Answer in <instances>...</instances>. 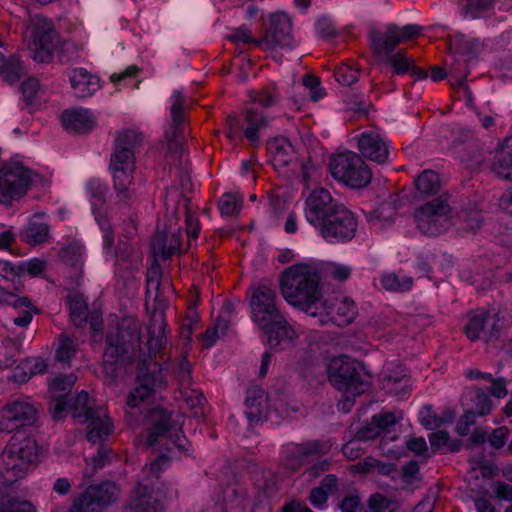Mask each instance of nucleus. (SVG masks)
Masks as SVG:
<instances>
[{
	"instance_id": "1",
	"label": "nucleus",
	"mask_w": 512,
	"mask_h": 512,
	"mask_svg": "<svg viewBox=\"0 0 512 512\" xmlns=\"http://www.w3.org/2000/svg\"><path fill=\"white\" fill-rule=\"evenodd\" d=\"M421 30L420 26L414 24L402 27L389 24L383 30L371 29L369 32L371 49L378 58L392 67L395 74H405L411 69L414 59L403 49L394 54L392 52L397 45L416 39Z\"/></svg>"
},
{
	"instance_id": "2",
	"label": "nucleus",
	"mask_w": 512,
	"mask_h": 512,
	"mask_svg": "<svg viewBox=\"0 0 512 512\" xmlns=\"http://www.w3.org/2000/svg\"><path fill=\"white\" fill-rule=\"evenodd\" d=\"M280 289L284 299L291 305L311 316L321 314L318 312L319 275L312 266L300 263L285 269L281 275Z\"/></svg>"
},
{
	"instance_id": "3",
	"label": "nucleus",
	"mask_w": 512,
	"mask_h": 512,
	"mask_svg": "<svg viewBox=\"0 0 512 512\" xmlns=\"http://www.w3.org/2000/svg\"><path fill=\"white\" fill-rule=\"evenodd\" d=\"M143 136L136 130L127 129L118 134L114 143V151L110 158V169L113 175V186L118 201L128 200L133 191L135 172V153L142 145Z\"/></svg>"
},
{
	"instance_id": "4",
	"label": "nucleus",
	"mask_w": 512,
	"mask_h": 512,
	"mask_svg": "<svg viewBox=\"0 0 512 512\" xmlns=\"http://www.w3.org/2000/svg\"><path fill=\"white\" fill-rule=\"evenodd\" d=\"M139 332V327L134 324L117 328L106 335L103 372L107 383L112 384L117 377V365L137 361V351H134V347L140 343Z\"/></svg>"
},
{
	"instance_id": "5",
	"label": "nucleus",
	"mask_w": 512,
	"mask_h": 512,
	"mask_svg": "<svg viewBox=\"0 0 512 512\" xmlns=\"http://www.w3.org/2000/svg\"><path fill=\"white\" fill-rule=\"evenodd\" d=\"M327 373L329 382L337 390L352 397L361 395L369 387L367 377L363 375L359 364L347 356L332 358Z\"/></svg>"
},
{
	"instance_id": "6",
	"label": "nucleus",
	"mask_w": 512,
	"mask_h": 512,
	"mask_svg": "<svg viewBox=\"0 0 512 512\" xmlns=\"http://www.w3.org/2000/svg\"><path fill=\"white\" fill-rule=\"evenodd\" d=\"M72 415L79 423L89 422L87 426V439L96 443L107 437L112 431L107 412L102 407H95L94 400L87 392L81 391L72 404Z\"/></svg>"
},
{
	"instance_id": "7",
	"label": "nucleus",
	"mask_w": 512,
	"mask_h": 512,
	"mask_svg": "<svg viewBox=\"0 0 512 512\" xmlns=\"http://www.w3.org/2000/svg\"><path fill=\"white\" fill-rule=\"evenodd\" d=\"M331 175L348 187L360 189L372 180V172L365 161L354 152H345L331 158Z\"/></svg>"
},
{
	"instance_id": "8",
	"label": "nucleus",
	"mask_w": 512,
	"mask_h": 512,
	"mask_svg": "<svg viewBox=\"0 0 512 512\" xmlns=\"http://www.w3.org/2000/svg\"><path fill=\"white\" fill-rule=\"evenodd\" d=\"M172 413L163 408H153L146 416L148 425L147 444L152 447L157 444L167 446L170 450L168 442L172 443L179 449H183V442L186 441L184 436H180V426L172 419Z\"/></svg>"
},
{
	"instance_id": "9",
	"label": "nucleus",
	"mask_w": 512,
	"mask_h": 512,
	"mask_svg": "<svg viewBox=\"0 0 512 512\" xmlns=\"http://www.w3.org/2000/svg\"><path fill=\"white\" fill-rule=\"evenodd\" d=\"M137 362V385L127 397V405L131 408L137 407L141 402L165 386V375L157 361H148L142 357V350H140Z\"/></svg>"
},
{
	"instance_id": "10",
	"label": "nucleus",
	"mask_w": 512,
	"mask_h": 512,
	"mask_svg": "<svg viewBox=\"0 0 512 512\" xmlns=\"http://www.w3.org/2000/svg\"><path fill=\"white\" fill-rule=\"evenodd\" d=\"M33 172L15 162L0 168V203L11 205L23 197L30 188Z\"/></svg>"
},
{
	"instance_id": "11",
	"label": "nucleus",
	"mask_w": 512,
	"mask_h": 512,
	"mask_svg": "<svg viewBox=\"0 0 512 512\" xmlns=\"http://www.w3.org/2000/svg\"><path fill=\"white\" fill-rule=\"evenodd\" d=\"M277 295L265 285L253 289L250 308L253 321L261 328L284 323V316L277 307Z\"/></svg>"
},
{
	"instance_id": "12",
	"label": "nucleus",
	"mask_w": 512,
	"mask_h": 512,
	"mask_svg": "<svg viewBox=\"0 0 512 512\" xmlns=\"http://www.w3.org/2000/svg\"><path fill=\"white\" fill-rule=\"evenodd\" d=\"M30 28L32 40L28 45L33 59L40 63H49L58 44V35L52 22L37 15L31 19Z\"/></svg>"
},
{
	"instance_id": "13",
	"label": "nucleus",
	"mask_w": 512,
	"mask_h": 512,
	"mask_svg": "<svg viewBox=\"0 0 512 512\" xmlns=\"http://www.w3.org/2000/svg\"><path fill=\"white\" fill-rule=\"evenodd\" d=\"M450 211L448 202L441 197L418 207L414 213L418 229L430 236L444 232L450 225Z\"/></svg>"
},
{
	"instance_id": "14",
	"label": "nucleus",
	"mask_w": 512,
	"mask_h": 512,
	"mask_svg": "<svg viewBox=\"0 0 512 512\" xmlns=\"http://www.w3.org/2000/svg\"><path fill=\"white\" fill-rule=\"evenodd\" d=\"M36 419L37 409L29 397H11L0 409V431L13 432Z\"/></svg>"
},
{
	"instance_id": "15",
	"label": "nucleus",
	"mask_w": 512,
	"mask_h": 512,
	"mask_svg": "<svg viewBox=\"0 0 512 512\" xmlns=\"http://www.w3.org/2000/svg\"><path fill=\"white\" fill-rule=\"evenodd\" d=\"M317 228L329 242L348 241L356 234L357 221L353 213L342 205Z\"/></svg>"
},
{
	"instance_id": "16",
	"label": "nucleus",
	"mask_w": 512,
	"mask_h": 512,
	"mask_svg": "<svg viewBox=\"0 0 512 512\" xmlns=\"http://www.w3.org/2000/svg\"><path fill=\"white\" fill-rule=\"evenodd\" d=\"M318 307L322 324L330 321L337 326H345L350 324L357 315L355 302L343 295L329 296L323 303H318Z\"/></svg>"
},
{
	"instance_id": "17",
	"label": "nucleus",
	"mask_w": 512,
	"mask_h": 512,
	"mask_svg": "<svg viewBox=\"0 0 512 512\" xmlns=\"http://www.w3.org/2000/svg\"><path fill=\"white\" fill-rule=\"evenodd\" d=\"M342 205L343 204L333 199L327 189H315L306 199V219L317 228Z\"/></svg>"
},
{
	"instance_id": "18",
	"label": "nucleus",
	"mask_w": 512,
	"mask_h": 512,
	"mask_svg": "<svg viewBox=\"0 0 512 512\" xmlns=\"http://www.w3.org/2000/svg\"><path fill=\"white\" fill-rule=\"evenodd\" d=\"M165 328L166 323L163 312H153L148 326L147 342L144 347L137 344V360H139L140 350H142V357L148 361H157V356L161 359L163 358L167 343L164 334Z\"/></svg>"
},
{
	"instance_id": "19",
	"label": "nucleus",
	"mask_w": 512,
	"mask_h": 512,
	"mask_svg": "<svg viewBox=\"0 0 512 512\" xmlns=\"http://www.w3.org/2000/svg\"><path fill=\"white\" fill-rule=\"evenodd\" d=\"M265 45L267 49L292 48L291 20L285 13H274L270 17V25L265 35L257 41V46Z\"/></svg>"
},
{
	"instance_id": "20",
	"label": "nucleus",
	"mask_w": 512,
	"mask_h": 512,
	"mask_svg": "<svg viewBox=\"0 0 512 512\" xmlns=\"http://www.w3.org/2000/svg\"><path fill=\"white\" fill-rule=\"evenodd\" d=\"M184 102L185 98L181 91H174L170 107L171 124L164 136L168 151L171 154H178L181 150L182 133L187 119L184 112Z\"/></svg>"
},
{
	"instance_id": "21",
	"label": "nucleus",
	"mask_w": 512,
	"mask_h": 512,
	"mask_svg": "<svg viewBox=\"0 0 512 512\" xmlns=\"http://www.w3.org/2000/svg\"><path fill=\"white\" fill-rule=\"evenodd\" d=\"M164 495L149 483L139 482L132 490L128 508L132 512H163Z\"/></svg>"
},
{
	"instance_id": "22",
	"label": "nucleus",
	"mask_w": 512,
	"mask_h": 512,
	"mask_svg": "<svg viewBox=\"0 0 512 512\" xmlns=\"http://www.w3.org/2000/svg\"><path fill=\"white\" fill-rule=\"evenodd\" d=\"M464 332L471 341H476L481 337L485 341H490L498 333L497 322L495 317L488 312H475L465 325Z\"/></svg>"
},
{
	"instance_id": "23",
	"label": "nucleus",
	"mask_w": 512,
	"mask_h": 512,
	"mask_svg": "<svg viewBox=\"0 0 512 512\" xmlns=\"http://www.w3.org/2000/svg\"><path fill=\"white\" fill-rule=\"evenodd\" d=\"M1 463L0 487H17L15 484L26 475L33 462L3 452Z\"/></svg>"
},
{
	"instance_id": "24",
	"label": "nucleus",
	"mask_w": 512,
	"mask_h": 512,
	"mask_svg": "<svg viewBox=\"0 0 512 512\" xmlns=\"http://www.w3.org/2000/svg\"><path fill=\"white\" fill-rule=\"evenodd\" d=\"M358 148L362 155L371 161L384 163L388 158V147L374 132H365L358 139Z\"/></svg>"
},
{
	"instance_id": "25",
	"label": "nucleus",
	"mask_w": 512,
	"mask_h": 512,
	"mask_svg": "<svg viewBox=\"0 0 512 512\" xmlns=\"http://www.w3.org/2000/svg\"><path fill=\"white\" fill-rule=\"evenodd\" d=\"M61 120L64 129L70 133H87L95 124L94 117L89 111L81 108L65 110Z\"/></svg>"
},
{
	"instance_id": "26",
	"label": "nucleus",
	"mask_w": 512,
	"mask_h": 512,
	"mask_svg": "<svg viewBox=\"0 0 512 512\" xmlns=\"http://www.w3.org/2000/svg\"><path fill=\"white\" fill-rule=\"evenodd\" d=\"M330 448V443L318 440L297 445L295 450L291 451L288 455L286 466L293 470H297L303 464L304 458L312 455L326 454L329 452Z\"/></svg>"
},
{
	"instance_id": "27",
	"label": "nucleus",
	"mask_w": 512,
	"mask_h": 512,
	"mask_svg": "<svg viewBox=\"0 0 512 512\" xmlns=\"http://www.w3.org/2000/svg\"><path fill=\"white\" fill-rule=\"evenodd\" d=\"M0 512H36L33 505L18 495V487H0Z\"/></svg>"
},
{
	"instance_id": "28",
	"label": "nucleus",
	"mask_w": 512,
	"mask_h": 512,
	"mask_svg": "<svg viewBox=\"0 0 512 512\" xmlns=\"http://www.w3.org/2000/svg\"><path fill=\"white\" fill-rule=\"evenodd\" d=\"M71 86L79 98H86L96 92L99 87V78L91 75L85 69H75L70 76Z\"/></svg>"
},
{
	"instance_id": "29",
	"label": "nucleus",
	"mask_w": 512,
	"mask_h": 512,
	"mask_svg": "<svg viewBox=\"0 0 512 512\" xmlns=\"http://www.w3.org/2000/svg\"><path fill=\"white\" fill-rule=\"evenodd\" d=\"M4 452L13 457H20L24 460L34 462L37 458V443L32 437H19L18 435H14L10 439Z\"/></svg>"
},
{
	"instance_id": "30",
	"label": "nucleus",
	"mask_w": 512,
	"mask_h": 512,
	"mask_svg": "<svg viewBox=\"0 0 512 512\" xmlns=\"http://www.w3.org/2000/svg\"><path fill=\"white\" fill-rule=\"evenodd\" d=\"M180 245L179 233L172 232L170 235H167L164 231H157L152 240L151 248L154 255H161L167 259L179 251Z\"/></svg>"
},
{
	"instance_id": "31",
	"label": "nucleus",
	"mask_w": 512,
	"mask_h": 512,
	"mask_svg": "<svg viewBox=\"0 0 512 512\" xmlns=\"http://www.w3.org/2000/svg\"><path fill=\"white\" fill-rule=\"evenodd\" d=\"M87 491L102 510L117 501L120 495L119 487L111 481L90 485Z\"/></svg>"
},
{
	"instance_id": "32",
	"label": "nucleus",
	"mask_w": 512,
	"mask_h": 512,
	"mask_svg": "<svg viewBox=\"0 0 512 512\" xmlns=\"http://www.w3.org/2000/svg\"><path fill=\"white\" fill-rule=\"evenodd\" d=\"M267 334V341L271 348H278L282 344H291L293 340L297 337L294 329L288 324L287 320L284 318V323L280 325L268 326L263 328Z\"/></svg>"
},
{
	"instance_id": "33",
	"label": "nucleus",
	"mask_w": 512,
	"mask_h": 512,
	"mask_svg": "<svg viewBox=\"0 0 512 512\" xmlns=\"http://www.w3.org/2000/svg\"><path fill=\"white\" fill-rule=\"evenodd\" d=\"M416 193L419 197L433 196L439 193L441 189V180L434 170H424L414 181Z\"/></svg>"
},
{
	"instance_id": "34",
	"label": "nucleus",
	"mask_w": 512,
	"mask_h": 512,
	"mask_svg": "<svg viewBox=\"0 0 512 512\" xmlns=\"http://www.w3.org/2000/svg\"><path fill=\"white\" fill-rule=\"evenodd\" d=\"M49 237V225L44 220V214L33 215L24 234V240L31 245L45 242Z\"/></svg>"
},
{
	"instance_id": "35",
	"label": "nucleus",
	"mask_w": 512,
	"mask_h": 512,
	"mask_svg": "<svg viewBox=\"0 0 512 512\" xmlns=\"http://www.w3.org/2000/svg\"><path fill=\"white\" fill-rule=\"evenodd\" d=\"M245 121L247 122L248 126L244 131V136L252 144L257 143L259 140V131L268 126L269 120L254 108H246Z\"/></svg>"
},
{
	"instance_id": "36",
	"label": "nucleus",
	"mask_w": 512,
	"mask_h": 512,
	"mask_svg": "<svg viewBox=\"0 0 512 512\" xmlns=\"http://www.w3.org/2000/svg\"><path fill=\"white\" fill-rule=\"evenodd\" d=\"M21 354V343L9 337H0V370L12 367Z\"/></svg>"
},
{
	"instance_id": "37",
	"label": "nucleus",
	"mask_w": 512,
	"mask_h": 512,
	"mask_svg": "<svg viewBox=\"0 0 512 512\" xmlns=\"http://www.w3.org/2000/svg\"><path fill=\"white\" fill-rule=\"evenodd\" d=\"M450 49L461 55L474 58L483 50V43L477 38L456 35L450 42Z\"/></svg>"
},
{
	"instance_id": "38",
	"label": "nucleus",
	"mask_w": 512,
	"mask_h": 512,
	"mask_svg": "<svg viewBox=\"0 0 512 512\" xmlns=\"http://www.w3.org/2000/svg\"><path fill=\"white\" fill-rule=\"evenodd\" d=\"M84 254L83 245L76 240H72L68 242L65 246H63L58 255L60 259L68 266L74 269H81L82 267V257Z\"/></svg>"
},
{
	"instance_id": "39",
	"label": "nucleus",
	"mask_w": 512,
	"mask_h": 512,
	"mask_svg": "<svg viewBox=\"0 0 512 512\" xmlns=\"http://www.w3.org/2000/svg\"><path fill=\"white\" fill-rule=\"evenodd\" d=\"M24 74V68L17 57L6 58L0 52V77L9 83H14Z\"/></svg>"
},
{
	"instance_id": "40",
	"label": "nucleus",
	"mask_w": 512,
	"mask_h": 512,
	"mask_svg": "<svg viewBox=\"0 0 512 512\" xmlns=\"http://www.w3.org/2000/svg\"><path fill=\"white\" fill-rule=\"evenodd\" d=\"M265 395L259 388L249 389L246 397V416L250 423L259 420L264 408Z\"/></svg>"
},
{
	"instance_id": "41",
	"label": "nucleus",
	"mask_w": 512,
	"mask_h": 512,
	"mask_svg": "<svg viewBox=\"0 0 512 512\" xmlns=\"http://www.w3.org/2000/svg\"><path fill=\"white\" fill-rule=\"evenodd\" d=\"M380 284L387 291L403 293L412 288L413 278L409 276L400 277L396 273H388L381 276Z\"/></svg>"
},
{
	"instance_id": "42",
	"label": "nucleus",
	"mask_w": 512,
	"mask_h": 512,
	"mask_svg": "<svg viewBox=\"0 0 512 512\" xmlns=\"http://www.w3.org/2000/svg\"><path fill=\"white\" fill-rule=\"evenodd\" d=\"M275 166L284 167L292 160V146L286 139H275L269 144Z\"/></svg>"
},
{
	"instance_id": "43",
	"label": "nucleus",
	"mask_w": 512,
	"mask_h": 512,
	"mask_svg": "<svg viewBox=\"0 0 512 512\" xmlns=\"http://www.w3.org/2000/svg\"><path fill=\"white\" fill-rule=\"evenodd\" d=\"M179 393L187 407L192 411L194 417H202L204 415L203 405L206 400L200 390L189 387L179 389Z\"/></svg>"
},
{
	"instance_id": "44",
	"label": "nucleus",
	"mask_w": 512,
	"mask_h": 512,
	"mask_svg": "<svg viewBox=\"0 0 512 512\" xmlns=\"http://www.w3.org/2000/svg\"><path fill=\"white\" fill-rule=\"evenodd\" d=\"M408 381L409 379L405 374L399 376L384 373L382 378L383 387L388 390L389 393L401 399L409 395Z\"/></svg>"
},
{
	"instance_id": "45",
	"label": "nucleus",
	"mask_w": 512,
	"mask_h": 512,
	"mask_svg": "<svg viewBox=\"0 0 512 512\" xmlns=\"http://www.w3.org/2000/svg\"><path fill=\"white\" fill-rule=\"evenodd\" d=\"M146 306L152 302L154 312H163L167 301L161 292V281H146Z\"/></svg>"
},
{
	"instance_id": "46",
	"label": "nucleus",
	"mask_w": 512,
	"mask_h": 512,
	"mask_svg": "<svg viewBox=\"0 0 512 512\" xmlns=\"http://www.w3.org/2000/svg\"><path fill=\"white\" fill-rule=\"evenodd\" d=\"M77 352V344L66 333L59 336V343L55 351V358L58 362L69 364Z\"/></svg>"
},
{
	"instance_id": "47",
	"label": "nucleus",
	"mask_w": 512,
	"mask_h": 512,
	"mask_svg": "<svg viewBox=\"0 0 512 512\" xmlns=\"http://www.w3.org/2000/svg\"><path fill=\"white\" fill-rule=\"evenodd\" d=\"M70 305V317L75 326L81 327L88 317V308L85 300L80 295L68 297Z\"/></svg>"
},
{
	"instance_id": "48",
	"label": "nucleus",
	"mask_w": 512,
	"mask_h": 512,
	"mask_svg": "<svg viewBox=\"0 0 512 512\" xmlns=\"http://www.w3.org/2000/svg\"><path fill=\"white\" fill-rule=\"evenodd\" d=\"M110 452V448L101 444L98 448L97 455L93 456L90 460H87V467L83 471L84 477H93L98 469L103 468L107 463H109Z\"/></svg>"
},
{
	"instance_id": "49",
	"label": "nucleus",
	"mask_w": 512,
	"mask_h": 512,
	"mask_svg": "<svg viewBox=\"0 0 512 512\" xmlns=\"http://www.w3.org/2000/svg\"><path fill=\"white\" fill-rule=\"evenodd\" d=\"M492 171L505 180L512 181V152H502L495 156Z\"/></svg>"
},
{
	"instance_id": "50",
	"label": "nucleus",
	"mask_w": 512,
	"mask_h": 512,
	"mask_svg": "<svg viewBox=\"0 0 512 512\" xmlns=\"http://www.w3.org/2000/svg\"><path fill=\"white\" fill-rule=\"evenodd\" d=\"M368 507L372 512H395L398 503L381 493H375L370 496Z\"/></svg>"
},
{
	"instance_id": "51",
	"label": "nucleus",
	"mask_w": 512,
	"mask_h": 512,
	"mask_svg": "<svg viewBox=\"0 0 512 512\" xmlns=\"http://www.w3.org/2000/svg\"><path fill=\"white\" fill-rule=\"evenodd\" d=\"M235 309V305L232 301L226 300L223 303L222 308L219 311V316L213 326V333L220 332L221 335H225L231 321L232 313Z\"/></svg>"
},
{
	"instance_id": "52",
	"label": "nucleus",
	"mask_w": 512,
	"mask_h": 512,
	"mask_svg": "<svg viewBox=\"0 0 512 512\" xmlns=\"http://www.w3.org/2000/svg\"><path fill=\"white\" fill-rule=\"evenodd\" d=\"M76 380L77 377L72 373L56 376L49 384L52 395L62 394V397H66Z\"/></svg>"
},
{
	"instance_id": "53",
	"label": "nucleus",
	"mask_w": 512,
	"mask_h": 512,
	"mask_svg": "<svg viewBox=\"0 0 512 512\" xmlns=\"http://www.w3.org/2000/svg\"><path fill=\"white\" fill-rule=\"evenodd\" d=\"M192 367L185 357L178 360L175 368L174 375L179 383V389L189 388L192 386Z\"/></svg>"
},
{
	"instance_id": "54",
	"label": "nucleus",
	"mask_w": 512,
	"mask_h": 512,
	"mask_svg": "<svg viewBox=\"0 0 512 512\" xmlns=\"http://www.w3.org/2000/svg\"><path fill=\"white\" fill-rule=\"evenodd\" d=\"M102 509L94 501V499L88 495L87 489L74 500L69 512H101Z\"/></svg>"
},
{
	"instance_id": "55",
	"label": "nucleus",
	"mask_w": 512,
	"mask_h": 512,
	"mask_svg": "<svg viewBox=\"0 0 512 512\" xmlns=\"http://www.w3.org/2000/svg\"><path fill=\"white\" fill-rule=\"evenodd\" d=\"M472 401L473 407L470 410H473L477 416H485L491 412L492 400L482 389L475 390V396Z\"/></svg>"
},
{
	"instance_id": "56",
	"label": "nucleus",
	"mask_w": 512,
	"mask_h": 512,
	"mask_svg": "<svg viewBox=\"0 0 512 512\" xmlns=\"http://www.w3.org/2000/svg\"><path fill=\"white\" fill-rule=\"evenodd\" d=\"M396 215V209L391 202L382 203L376 210L371 214L369 221L373 225H378L382 221L390 222Z\"/></svg>"
},
{
	"instance_id": "57",
	"label": "nucleus",
	"mask_w": 512,
	"mask_h": 512,
	"mask_svg": "<svg viewBox=\"0 0 512 512\" xmlns=\"http://www.w3.org/2000/svg\"><path fill=\"white\" fill-rule=\"evenodd\" d=\"M359 69L350 64H343L335 71L336 80L342 85H351L358 80Z\"/></svg>"
},
{
	"instance_id": "58",
	"label": "nucleus",
	"mask_w": 512,
	"mask_h": 512,
	"mask_svg": "<svg viewBox=\"0 0 512 512\" xmlns=\"http://www.w3.org/2000/svg\"><path fill=\"white\" fill-rule=\"evenodd\" d=\"M494 4V0H467L465 14L475 19L483 13L489 11Z\"/></svg>"
},
{
	"instance_id": "59",
	"label": "nucleus",
	"mask_w": 512,
	"mask_h": 512,
	"mask_svg": "<svg viewBox=\"0 0 512 512\" xmlns=\"http://www.w3.org/2000/svg\"><path fill=\"white\" fill-rule=\"evenodd\" d=\"M167 461V458L161 456L154 461H152L149 465H146L142 469L143 478L140 482L153 484L154 479L159 478V473L163 469V464Z\"/></svg>"
},
{
	"instance_id": "60",
	"label": "nucleus",
	"mask_w": 512,
	"mask_h": 512,
	"mask_svg": "<svg viewBox=\"0 0 512 512\" xmlns=\"http://www.w3.org/2000/svg\"><path fill=\"white\" fill-rule=\"evenodd\" d=\"M419 417L421 424L429 430H434L444 423V419L438 416L428 405L422 408Z\"/></svg>"
},
{
	"instance_id": "61",
	"label": "nucleus",
	"mask_w": 512,
	"mask_h": 512,
	"mask_svg": "<svg viewBox=\"0 0 512 512\" xmlns=\"http://www.w3.org/2000/svg\"><path fill=\"white\" fill-rule=\"evenodd\" d=\"M460 218L464 224L463 228L471 231L478 230L483 222V217L480 211L473 210H463L460 214Z\"/></svg>"
},
{
	"instance_id": "62",
	"label": "nucleus",
	"mask_w": 512,
	"mask_h": 512,
	"mask_svg": "<svg viewBox=\"0 0 512 512\" xmlns=\"http://www.w3.org/2000/svg\"><path fill=\"white\" fill-rule=\"evenodd\" d=\"M0 304L11 305L14 308L31 307V302L27 297H18L2 287H0Z\"/></svg>"
},
{
	"instance_id": "63",
	"label": "nucleus",
	"mask_w": 512,
	"mask_h": 512,
	"mask_svg": "<svg viewBox=\"0 0 512 512\" xmlns=\"http://www.w3.org/2000/svg\"><path fill=\"white\" fill-rule=\"evenodd\" d=\"M218 208L222 215L230 216L239 211L240 205L234 195L227 193L219 200Z\"/></svg>"
},
{
	"instance_id": "64",
	"label": "nucleus",
	"mask_w": 512,
	"mask_h": 512,
	"mask_svg": "<svg viewBox=\"0 0 512 512\" xmlns=\"http://www.w3.org/2000/svg\"><path fill=\"white\" fill-rule=\"evenodd\" d=\"M250 97L252 102L259 103L263 107H270L278 100V94L273 92L270 88H264L258 93L252 92Z\"/></svg>"
}]
</instances>
